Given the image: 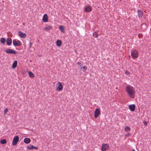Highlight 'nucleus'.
I'll return each instance as SVG.
<instances>
[{
    "label": "nucleus",
    "mask_w": 151,
    "mask_h": 151,
    "mask_svg": "<svg viewBox=\"0 0 151 151\" xmlns=\"http://www.w3.org/2000/svg\"><path fill=\"white\" fill-rule=\"evenodd\" d=\"M126 90L129 96L132 99L135 97V91L134 88L130 85H127L126 87Z\"/></svg>",
    "instance_id": "nucleus-1"
},
{
    "label": "nucleus",
    "mask_w": 151,
    "mask_h": 151,
    "mask_svg": "<svg viewBox=\"0 0 151 151\" xmlns=\"http://www.w3.org/2000/svg\"><path fill=\"white\" fill-rule=\"evenodd\" d=\"M138 52L136 50H133L131 51V55L132 58H136L138 57Z\"/></svg>",
    "instance_id": "nucleus-2"
},
{
    "label": "nucleus",
    "mask_w": 151,
    "mask_h": 151,
    "mask_svg": "<svg viewBox=\"0 0 151 151\" xmlns=\"http://www.w3.org/2000/svg\"><path fill=\"white\" fill-rule=\"evenodd\" d=\"M56 89L57 91H61L63 89V86L61 83L59 82L56 85Z\"/></svg>",
    "instance_id": "nucleus-3"
},
{
    "label": "nucleus",
    "mask_w": 151,
    "mask_h": 151,
    "mask_svg": "<svg viewBox=\"0 0 151 151\" xmlns=\"http://www.w3.org/2000/svg\"><path fill=\"white\" fill-rule=\"evenodd\" d=\"M109 145L108 144L103 143L101 147V150L103 151H105L109 149Z\"/></svg>",
    "instance_id": "nucleus-4"
},
{
    "label": "nucleus",
    "mask_w": 151,
    "mask_h": 151,
    "mask_svg": "<svg viewBox=\"0 0 151 151\" xmlns=\"http://www.w3.org/2000/svg\"><path fill=\"white\" fill-rule=\"evenodd\" d=\"M100 114V111L99 108H96L94 112V116L95 118H97Z\"/></svg>",
    "instance_id": "nucleus-5"
},
{
    "label": "nucleus",
    "mask_w": 151,
    "mask_h": 151,
    "mask_svg": "<svg viewBox=\"0 0 151 151\" xmlns=\"http://www.w3.org/2000/svg\"><path fill=\"white\" fill-rule=\"evenodd\" d=\"M13 43L14 46H19L21 45V42L18 40H14L13 41Z\"/></svg>",
    "instance_id": "nucleus-6"
},
{
    "label": "nucleus",
    "mask_w": 151,
    "mask_h": 151,
    "mask_svg": "<svg viewBox=\"0 0 151 151\" xmlns=\"http://www.w3.org/2000/svg\"><path fill=\"white\" fill-rule=\"evenodd\" d=\"M7 53L12 54H16L17 53V51L12 49H7L5 51Z\"/></svg>",
    "instance_id": "nucleus-7"
},
{
    "label": "nucleus",
    "mask_w": 151,
    "mask_h": 151,
    "mask_svg": "<svg viewBox=\"0 0 151 151\" xmlns=\"http://www.w3.org/2000/svg\"><path fill=\"white\" fill-rule=\"evenodd\" d=\"M19 140V137L18 136L15 137L13 139L12 145H16Z\"/></svg>",
    "instance_id": "nucleus-8"
},
{
    "label": "nucleus",
    "mask_w": 151,
    "mask_h": 151,
    "mask_svg": "<svg viewBox=\"0 0 151 151\" xmlns=\"http://www.w3.org/2000/svg\"><path fill=\"white\" fill-rule=\"evenodd\" d=\"M19 35L22 38H24L26 36V34L24 33H23L20 31L18 32Z\"/></svg>",
    "instance_id": "nucleus-9"
},
{
    "label": "nucleus",
    "mask_w": 151,
    "mask_h": 151,
    "mask_svg": "<svg viewBox=\"0 0 151 151\" xmlns=\"http://www.w3.org/2000/svg\"><path fill=\"white\" fill-rule=\"evenodd\" d=\"M48 17L46 14L44 15L42 18V20L44 22H47L48 20Z\"/></svg>",
    "instance_id": "nucleus-10"
},
{
    "label": "nucleus",
    "mask_w": 151,
    "mask_h": 151,
    "mask_svg": "<svg viewBox=\"0 0 151 151\" xmlns=\"http://www.w3.org/2000/svg\"><path fill=\"white\" fill-rule=\"evenodd\" d=\"M52 29V27L51 25H47L43 28V29L45 31H48Z\"/></svg>",
    "instance_id": "nucleus-11"
},
{
    "label": "nucleus",
    "mask_w": 151,
    "mask_h": 151,
    "mask_svg": "<svg viewBox=\"0 0 151 151\" xmlns=\"http://www.w3.org/2000/svg\"><path fill=\"white\" fill-rule=\"evenodd\" d=\"M92 8L90 6H88L85 8L84 11L86 12H90L92 10Z\"/></svg>",
    "instance_id": "nucleus-12"
},
{
    "label": "nucleus",
    "mask_w": 151,
    "mask_h": 151,
    "mask_svg": "<svg viewBox=\"0 0 151 151\" xmlns=\"http://www.w3.org/2000/svg\"><path fill=\"white\" fill-rule=\"evenodd\" d=\"M129 110L131 111H134L135 109V106L134 104L129 105Z\"/></svg>",
    "instance_id": "nucleus-13"
},
{
    "label": "nucleus",
    "mask_w": 151,
    "mask_h": 151,
    "mask_svg": "<svg viewBox=\"0 0 151 151\" xmlns=\"http://www.w3.org/2000/svg\"><path fill=\"white\" fill-rule=\"evenodd\" d=\"M6 42L8 45H10L12 44V40L10 38H7L6 40Z\"/></svg>",
    "instance_id": "nucleus-14"
},
{
    "label": "nucleus",
    "mask_w": 151,
    "mask_h": 151,
    "mask_svg": "<svg viewBox=\"0 0 151 151\" xmlns=\"http://www.w3.org/2000/svg\"><path fill=\"white\" fill-rule=\"evenodd\" d=\"M138 14L139 18H140L142 17L143 13L142 11L140 10H138Z\"/></svg>",
    "instance_id": "nucleus-15"
},
{
    "label": "nucleus",
    "mask_w": 151,
    "mask_h": 151,
    "mask_svg": "<svg viewBox=\"0 0 151 151\" xmlns=\"http://www.w3.org/2000/svg\"><path fill=\"white\" fill-rule=\"evenodd\" d=\"M24 142L26 144H28L30 142V139L29 138H25L24 139Z\"/></svg>",
    "instance_id": "nucleus-16"
},
{
    "label": "nucleus",
    "mask_w": 151,
    "mask_h": 151,
    "mask_svg": "<svg viewBox=\"0 0 151 151\" xmlns=\"http://www.w3.org/2000/svg\"><path fill=\"white\" fill-rule=\"evenodd\" d=\"M59 29L62 32L64 33L65 32L64 28L63 26L62 25L60 26Z\"/></svg>",
    "instance_id": "nucleus-17"
},
{
    "label": "nucleus",
    "mask_w": 151,
    "mask_h": 151,
    "mask_svg": "<svg viewBox=\"0 0 151 151\" xmlns=\"http://www.w3.org/2000/svg\"><path fill=\"white\" fill-rule=\"evenodd\" d=\"M17 61H15L13 63L12 65V68H15L17 66Z\"/></svg>",
    "instance_id": "nucleus-18"
},
{
    "label": "nucleus",
    "mask_w": 151,
    "mask_h": 151,
    "mask_svg": "<svg viewBox=\"0 0 151 151\" xmlns=\"http://www.w3.org/2000/svg\"><path fill=\"white\" fill-rule=\"evenodd\" d=\"M93 35L94 37L96 38H97L99 37L98 34L96 32H94L93 33Z\"/></svg>",
    "instance_id": "nucleus-19"
},
{
    "label": "nucleus",
    "mask_w": 151,
    "mask_h": 151,
    "mask_svg": "<svg viewBox=\"0 0 151 151\" xmlns=\"http://www.w3.org/2000/svg\"><path fill=\"white\" fill-rule=\"evenodd\" d=\"M56 44L57 46L60 47L61 45L62 42L60 40H58L56 42Z\"/></svg>",
    "instance_id": "nucleus-20"
},
{
    "label": "nucleus",
    "mask_w": 151,
    "mask_h": 151,
    "mask_svg": "<svg viewBox=\"0 0 151 151\" xmlns=\"http://www.w3.org/2000/svg\"><path fill=\"white\" fill-rule=\"evenodd\" d=\"M28 74L29 76L31 78H34V74L31 72H29Z\"/></svg>",
    "instance_id": "nucleus-21"
},
{
    "label": "nucleus",
    "mask_w": 151,
    "mask_h": 151,
    "mask_svg": "<svg viewBox=\"0 0 151 151\" xmlns=\"http://www.w3.org/2000/svg\"><path fill=\"white\" fill-rule=\"evenodd\" d=\"M0 41L2 43L4 44L6 41V39L4 38H2L1 40Z\"/></svg>",
    "instance_id": "nucleus-22"
},
{
    "label": "nucleus",
    "mask_w": 151,
    "mask_h": 151,
    "mask_svg": "<svg viewBox=\"0 0 151 151\" xmlns=\"http://www.w3.org/2000/svg\"><path fill=\"white\" fill-rule=\"evenodd\" d=\"M34 146L33 145H31L28 146L27 147V148L29 150H32L33 149Z\"/></svg>",
    "instance_id": "nucleus-23"
},
{
    "label": "nucleus",
    "mask_w": 151,
    "mask_h": 151,
    "mask_svg": "<svg viewBox=\"0 0 151 151\" xmlns=\"http://www.w3.org/2000/svg\"><path fill=\"white\" fill-rule=\"evenodd\" d=\"M0 142L2 144H5L6 142V139H2L1 141Z\"/></svg>",
    "instance_id": "nucleus-24"
},
{
    "label": "nucleus",
    "mask_w": 151,
    "mask_h": 151,
    "mask_svg": "<svg viewBox=\"0 0 151 151\" xmlns=\"http://www.w3.org/2000/svg\"><path fill=\"white\" fill-rule=\"evenodd\" d=\"M125 130L126 131L129 132L130 130L131 129L130 128V127H126L125 128Z\"/></svg>",
    "instance_id": "nucleus-25"
},
{
    "label": "nucleus",
    "mask_w": 151,
    "mask_h": 151,
    "mask_svg": "<svg viewBox=\"0 0 151 151\" xmlns=\"http://www.w3.org/2000/svg\"><path fill=\"white\" fill-rule=\"evenodd\" d=\"M82 68H83L84 69V70L83 71L84 72H86V70L87 69V67L85 65V66H83L82 67Z\"/></svg>",
    "instance_id": "nucleus-26"
},
{
    "label": "nucleus",
    "mask_w": 151,
    "mask_h": 151,
    "mask_svg": "<svg viewBox=\"0 0 151 151\" xmlns=\"http://www.w3.org/2000/svg\"><path fill=\"white\" fill-rule=\"evenodd\" d=\"M8 109L6 108L5 109V110L4 111V113L5 114H6V113L8 112Z\"/></svg>",
    "instance_id": "nucleus-27"
},
{
    "label": "nucleus",
    "mask_w": 151,
    "mask_h": 151,
    "mask_svg": "<svg viewBox=\"0 0 151 151\" xmlns=\"http://www.w3.org/2000/svg\"><path fill=\"white\" fill-rule=\"evenodd\" d=\"M77 65H79V66H80V67H81V66H82V64H81V63L80 62H78L77 63Z\"/></svg>",
    "instance_id": "nucleus-28"
},
{
    "label": "nucleus",
    "mask_w": 151,
    "mask_h": 151,
    "mask_svg": "<svg viewBox=\"0 0 151 151\" xmlns=\"http://www.w3.org/2000/svg\"><path fill=\"white\" fill-rule=\"evenodd\" d=\"M125 73L127 75H129L130 73V72L127 71L125 72Z\"/></svg>",
    "instance_id": "nucleus-29"
},
{
    "label": "nucleus",
    "mask_w": 151,
    "mask_h": 151,
    "mask_svg": "<svg viewBox=\"0 0 151 151\" xmlns=\"http://www.w3.org/2000/svg\"><path fill=\"white\" fill-rule=\"evenodd\" d=\"M33 149H34L35 150H37L38 149V147H34V146Z\"/></svg>",
    "instance_id": "nucleus-30"
},
{
    "label": "nucleus",
    "mask_w": 151,
    "mask_h": 151,
    "mask_svg": "<svg viewBox=\"0 0 151 151\" xmlns=\"http://www.w3.org/2000/svg\"><path fill=\"white\" fill-rule=\"evenodd\" d=\"M144 123L145 124V125H146L147 124V123L145 121H144Z\"/></svg>",
    "instance_id": "nucleus-31"
},
{
    "label": "nucleus",
    "mask_w": 151,
    "mask_h": 151,
    "mask_svg": "<svg viewBox=\"0 0 151 151\" xmlns=\"http://www.w3.org/2000/svg\"><path fill=\"white\" fill-rule=\"evenodd\" d=\"M32 46V43L31 42L30 43V45H29V47H31Z\"/></svg>",
    "instance_id": "nucleus-32"
},
{
    "label": "nucleus",
    "mask_w": 151,
    "mask_h": 151,
    "mask_svg": "<svg viewBox=\"0 0 151 151\" xmlns=\"http://www.w3.org/2000/svg\"><path fill=\"white\" fill-rule=\"evenodd\" d=\"M129 135V134H127L126 135V136H127L128 135Z\"/></svg>",
    "instance_id": "nucleus-33"
},
{
    "label": "nucleus",
    "mask_w": 151,
    "mask_h": 151,
    "mask_svg": "<svg viewBox=\"0 0 151 151\" xmlns=\"http://www.w3.org/2000/svg\"><path fill=\"white\" fill-rule=\"evenodd\" d=\"M132 151H135V150H134V149H133V150H132Z\"/></svg>",
    "instance_id": "nucleus-34"
},
{
    "label": "nucleus",
    "mask_w": 151,
    "mask_h": 151,
    "mask_svg": "<svg viewBox=\"0 0 151 151\" xmlns=\"http://www.w3.org/2000/svg\"><path fill=\"white\" fill-rule=\"evenodd\" d=\"M140 35V34H139V35H138V36H139V35ZM139 37V38H140V37Z\"/></svg>",
    "instance_id": "nucleus-35"
},
{
    "label": "nucleus",
    "mask_w": 151,
    "mask_h": 151,
    "mask_svg": "<svg viewBox=\"0 0 151 151\" xmlns=\"http://www.w3.org/2000/svg\"><path fill=\"white\" fill-rule=\"evenodd\" d=\"M143 25V24H142L141 26V28L142 27V26Z\"/></svg>",
    "instance_id": "nucleus-36"
}]
</instances>
